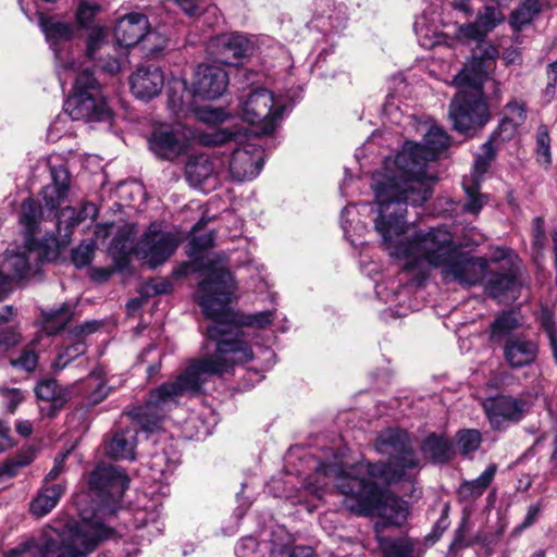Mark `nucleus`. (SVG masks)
<instances>
[{
    "mask_svg": "<svg viewBox=\"0 0 557 557\" xmlns=\"http://www.w3.org/2000/svg\"><path fill=\"white\" fill-rule=\"evenodd\" d=\"M449 144V137L437 126L430 127L423 143L406 141L394 157L386 158L381 171L373 174L372 188L379 206L374 226L391 257L403 271L424 280L433 269L453 272V233L448 227L431 228L406 236V206H421L432 194L433 175L429 162L435 160Z\"/></svg>",
    "mask_w": 557,
    "mask_h": 557,
    "instance_id": "1",
    "label": "nucleus"
},
{
    "mask_svg": "<svg viewBox=\"0 0 557 557\" xmlns=\"http://www.w3.org/2000/svg\"><path fill=\"white\" fill-rule=\"evenodd\" d=\"M199 270H206L207 276L199 283L198 304L205 315L213 320L206 334L215 343V349L194 359L175 381L151 391L145 405L134 411L138 424L148 432L154 431L183 397L197 395L209 376L232 373L236 366L253 358L244 331L228 308L236 286L225 265L220 260L206 257L200 262L181 264L173 275L182 277Z\"/></svg>",
    "mask_w": 557,
    "mask_h": 557,
    "instance_id": "2",
    "label": "nucleus"
},
{
    "mask_svg": "<svg viewBox=\"0 0 557 557\" xmlns=\"http://www.w3.org/2000/svg\"><path fill=\"white\" fill-rule=\"evenodd\" d=\"M128 482V476L119 467L98 466L89 478V487L100 500L91 518L82 517L60 530L47 525L39 535L10 549L5 557H86L102 541L113 536L114 530L101 518L116 512Z\"/></svg>",
    "mask_w": 557,
    "mask_h": 557,
    "instance_id": "3",
    "label": "nucleus"
},
{
    "mask_svg": "<svg viewBox=\"0 0 557 557\" xmlns=\"http://www.w3.org/2000/svg\"><path fill=\"white\" fill-rule=\"evenodd\" d=\"M375 448L380 454L388 456V462L371 463L359 461L349 467L321 463L315 475L327 479H337L338 475L366 476L369 480H379L386 483L399 481L406 476L407 470L419 467V459L412 450L408 433L400 429L388 428L382 431L375 441Z\"/></svg>",
    "mask_w": 557,
    "mask_h": 557,
    "instance_id": "4",
    "label": "nucleus"
},
{
    "mask_svg": "<svg viewBox=\"0 0 557 557\" xmlns=\"http://www.w3.org/2000/svg\"><path fill=\"white\" fill-rule=\"evenodd\" d=\"M336 488L345 496L344 506L357 516H379L375 533L386 527H399L407 519V508L397 498L384 495L376 480L366 476L338 475L332 479Z\"/></svg>",
    "mask_w": 557,
    "mask_h": 557,
    "instance_id": "5",
    "label": "nucleus"
},
{
    "mask_svg": "<svg viewBox=\"0 0 557 557\" xmlns=\"http://www.w3.org/2000/svg\"><path fill=\"white\" fill-rule=\"evenodd\" d=\"M525 285V268L517 252L509 247H496L490 252L485 293L498 302L515 301Z\"/></svg>",
    "mask_w": 557,
    "mask_h": 557,
    "instance_id": "6",
    "label": "nucleus"
},
{
    "mask_svg": "<svg viewBox=\"0 0 557 557\" xmlns=\"http://www.w3.org/2000/svg\"><path fill=\"white\" fill-rule=\"evenodd\" d=\"M497 147L490 138L482 145L481 152L476 154L472 171L463 176L461 186L465 199L458 201L461 212L478 216L483 207L488 202V196L482 194L481 183L496 158Z\"/></svg>",
    "mask_w": 557,
    "mask_h": 557,
    "instance_id": "7",
    "label": "nucleus"
},
{
    "mask_svg": "<svg viewBox=\"0 0 557 557\" xmlns=\"http://www.w3.org/2000/svg\"><path fill=\"white\" fill-rule=\"evenodd\" d=\"M284 106L276 102L272 91L258 88L251 91L240 103V117L258 127L260 134H271L281 120Z\"/></svg>",
    "mask_w": 557,
    "mask_h": 557,
    "instance_id": "8",
    "label": "nucleus"
},
{
    "mask_svg": "<svg viewBox=\"0 0 557 557\" xmlns=\"http://www.w3.org/2000/svg\"><path fill=\"white\" fill-rule=\"evenodd\" d=\"M491 119L483 90H459L455 99V131L472 137Z\"/></svg>",
    "mask_w": 557,
    "mask_h": 557,
    "instance_id": "9",
    "label": "nucleus"
},
{
    "mask_svg": "<svg viewBox=\"0 0 557 557\" xmlns=\"http://www.w3.org/2000/svg\"><path fill=\"white\" fill-rule=\"evenodd\" d=\"M482 240L483 235L475 227H471L458 245L455 243V282L472 286L485 278L490 258H476L458 250L459 247L479 245Z\"/></svg>",
    "mask_w": 557,
    "mask_h": 557,
    "instance_id": "10",
    "label": "nucleus"
},
{
    "mask_svg": "<svg viewBox=\"0 0 557 557\" xmlns=\"http://www.w3.org/2000/svg\"><path fill=\"white\" fill-rule=\"evenodd\" d=\"M264 151L257 138H244L233 148L228 161L230 175L234 181L244 182L257 177L263 166Z\"/></svg>",
    "mask_w": 557,
    "mask_h": 557,
    "instance_id": "11",
    "label": "nucleus"
},
{
    "mask_svg": "<svg viewBox=\"0 0 557 557\" xmlns=\"http://www.w3.org/2000/svg\"><path fill=\"white\" fill-rule=\"evenodd\" d=\"M448 25L449 21L443 18L442 0H433L431 5L416 18L413 29L421 47L432 49L446 46L449 48V38L443 30Z\"/></svg>",
    "mask_w": 557,
    "mask_h": 557,
    "instance_id": "12",
    "label": "nucleus"
},
{
    "mask_svg": "<svg viewBox=\"0 0 557 557\" xmlns=\"http://www.w3.org/2000/svg\"><path fill=\"white\" fill-rule=\"evenodd\" d=\"M178 240L170 232H164L157 223H152L137 244V252L147 263L156 268L165 262L176 250Z\"/></svg>",
    "mask_w": 557,
    "mask_h": 557,
    "instance_id": "13",
    "label": "nucleus"
},
{
    "mask_svg": "<svg viewBox=\"0 0 557 557\" xmlns=\"http://www.w3.org/2000/svg\"><path fill=\"white\" fill-rule=\"evenodd\" d=\"M64 112L73 121L102 122L111 117V111L100 92H73L64 102Z\"/></svg>",
    "mask_w": 557,
    "mask_h": 557,
    "instance_id": "14",
    "label": "nucleus"
},
{
    "mask_svg": "<svg viewBox=\"0 0 557 557\" xmlns=\"http://www.w3.org/2000/svg\"><path fill=\"white\" fill-rule=\"evenodd\" d=\"M40 26L54 52L57 67H62L65 71L75 70V61L64 55L69 42L74 36L75 27L72 24L58 21L53 17H41Z\"/></svg>",
    "mask_w": 557,
    "mask_h": 557,
    "instance_id": "15",
    "label": "nucleus"
},
{
    "mask_svg": "<svg viewBox=\"0 0 557 557\" xmlns=\"http://www.w3.org/2000/svg\"><path fill=\"white\" fill-rule=\"evenodd\" d=\"M483 408L491 424L498 429L504 422L521 420L529 410V405L522 399L502 395L485 399Z\"/></svg>",
    "mask_w": 557,
    "mask_h": 557,
    "instance_id": "16",
    "label": "nucleus"
},
{
    "mask_svg": "<svg viewBox=\"0 0 557 557\" xmlns=\"http://www.w3.org/2000/svg\"><path fill=\"white\" fill-rule=\"evenodd\" d=\"M228 77L225 70L215 64H200L193 83L194 94L205 99H216L226 89Z\"/></svg>",
    "mask_w": 557,
    "mask_h": 557,
    "instance_id": "17",
    "label": "nucleus"
},
{
    "mask_svg": "<svg viewBox=\"0 0 557 557\" xmlns=\"http://www.w3.org/2000/svg\"><path fill=\"white\" fill-rule=\"evenodd\" d=\"M148 18L141 13H129L117 21L114 27V37L122 48H129L137 45L140 40L151 41L158 35L148 33Z\"/></svg>",
    "mask_w": 557,
    "mask_h": 557,
    "instance_id": "18",
    "label": "nucleus"
},
{
    "mask_svg": "<svg viewBox=\"0 0 557 557\" xmlns=\"http://www.w3.org/2000/svg\"><path fill=\"white\" fill-rule=\"evenodd\" d=\"M129 85L133 95L140 100L157 97L164 86V74L159 66H139L131 76Z\"/></svg>",
    "mask_w": 557,
    "mask_h": 557,
    "instance_id": "19",
    "label": "nucleus"
},
{
    "mask_svg": "<svg viewBox=\"0 0 557 557\" xmlns=\"http://www.w3.org/2000/svg\"><path fill=\"white\" fill-rule=\"evenodd\" d=\"M213 47L218 61L236 65L238 60L252 54L255 46L251 40L243 34H223L214 39Z\"/></svg>",
    "mask_w": 557,
    "mask_h": 557,
    "instance_id": "20",
    "label": "nucleus"
},
{
    "mask_svg": "<svg viewBox=\"0 0 557 557\" xmlns=\"http://www.w3.org/2000/svg\"><path fill=\"white\" fill-rule=\"evenodd\" d=\"M52 183L45 186L41 196L49 210H55L64 201L70 189V174L63 165L50 166Z\"/></svg>",
    "mask_w": 557,
    "mask_h": 557,
    "instance_id": "21",
    "label": "nucleus"
},
{
    "mask_svg": "<svg viewBox=\"0 0 557 557\" xmlns=\"http://www.w3.org/2000/svg\"><path fill=\"white\" fill-rule=\"evenodd\" d=\"M504 21V15L495 7H485L479 12L474 23L460 27V34L469 39L483 40L498 24Z\"/></svg>",
    "mask_w": 557,
    "mask_h": 557,
    "instance_id": "22",
    "label": "nucleus"
},
{
    "mask_svg": "<svg viewBox=\"0 0 557 557\" xmlns=\"http://www.w3.org/2000/svg\"><path fill=\"white\" fill-rule=\"evenodd\" d=\"M65 490L66 486L63 482H58L52 485H41L37 495L30 502V513L36 518L47 516L58 505Z\"/></svg>",
    "mask_w": 557,
    "mask_h": 557,
    "instance_id": "23",
    "label": "nucleus"
},
{
    "mask_svg": "<svg viewBox=\"0 0 557 557\" xmlns=\"http://www.w3.org/2000/svg\"><path fill=\"white\" fill-rule=\"evenodd\" d=\"M504 356L512 368H521L535 360L537 346L532 341L511 338L505 345Z\"/></svg>",
    "mask_w": 557,
    "mask_h": 557,
    "instance_id": "24",
    "label": "nucleus"
},
{
    "mask_svg": "<svg viewBox=\"0 0 557 557\" xmlns=\"http://www.w3.org/2000/svg\"><path fill=\"white\" fill-rule=\"evenodd\" d=\"M487 73L488 69L485 62L476 54H473L459 74L455 76V84L466 85V90H483Z\"/></svg>",
    "mask_w": 557,
    "mask_h": 557,
    "instance_id": "25",
    "label": "nucleus"
},
{
    "mask_svg": "<svg viewBox=\"0 0 557 557\" xmlns=\"http://www.w3.org/2000/svg\"><path fill=\"white\" fill-rule=\"evenodd\" d=\"M136 433V429H126L115 432L106 445V454L114 459L133 460L135 458V447L137 444Z\"/></svg>",
    "mask_w": 557,
    "mask_h": 557,
    "instance_id": "26",
    "label": "nucleus"
},
{
    "mask_svg": "<svg viewBox=\"0 0 557 557\" xmlns=\"http://www.w3.org/2000/svg\"><path fill=\"white\" fill-rule=\"evenodd\" d=\"M30 255H33V250L5 252L0 265V278L3 285L10 280L22 278L28 273Z\"/></svg>",
    "mask_w": 557,
    "mask_h": 557,
    "instance_id": "27",
    "label": "nucleus"
},
{
    "mask_svg": "<svg viewBox=\"0 0 557 557\" xmlns=\"http://www.w3.org/2000/svg\"><path fill=\"white\" fill-rule=\"evenodd\" d=\"M186 180L191 186L201 187L210 180H214L216 169L212 160L207 156L191 158L185 168Z\"/></svg>",
    "mask_w": 557,
    "mask_h": 557,
    "instance_id": "28",
    "label": "nucleus"
},
{
    "mask_svg": "<svg viewBox=\"0 0 557 557\" xmlns=\"http://www.w3.org/2000/svg\"><path fill=\"white\" fill-rule=\"evenodd\" d=\"M149 146L154 154L163 159H170L182 150L177 134L170 128L154 131L149 140Z\"/></svg>",
    "mask_w": 557,
    "mask_h": 557,
    "instance_id": "29",
    "label": "nucleus"
},
{
    "mask_svg": "<svg viewBox=\"0 0 557 557\" xmlns=\"http://www.w3.org/2000/svg\"><path fill=\"white\" fill-rule=\"evenodd\" d=\"M97 214L98 208L92 202L83 203L78 210L73 207H66L60 212L58 225L60 230L64 227L65 233L70 234L78 224L87 219L95 220Z\"/></svg>",
    "mask_w": 557,
    "mask_h": 557,
    "instance_id": "30",
    "label": "nucleus"
},
{
    "mask_svg": "<svg viewBox=\"0 0 557 557\" xmlns=\"http://www.w3.org/2000/svg\"><path fill=\"white\" fill-rule=\"evenodd\" d=\"M136 235L137 231L133 224H125L117 230L109 248L115 261L123 260L134 250H137V246H135Z\"/></svg>",
    "mask_w": 557,
    "mask_h": 557,
    "instance_id": "31",
    "label": "nucleus"
},
{
    "mask_svg": "<svg viewBox=\"0 0 557 557\" xmlns=\"http://www.w3.org/2000/svg\"><path fill=\"white\" fill-rule=\"evenodd\" d=\"M496 471L497 466L492 463L479 478L462 482L458 488L459 498L466 502H474L478 499L492 483Z\"/></svg>",
    "mask_w": 557,
    "mask_h": 557,
    "instance_id": "32",
    "label": "nucleus"
},
{
    "mask_svg": "<svg viewBox=\"0 0 557 557\" xmlns=\"http://www.w3.org/2000/svg\"><path fill=\"white\" fill-rule=\"evenodd\" d=\"M35 393L39 399L50 403V407L53 410L61 408L67 400L66 393L63 392L61 386L53 379L39 382Z\"/></svg>",
    "mask_w": 557,
    "mask_h": 557,
    "instance_id": "33",
    "label": "nucleus"
},
{
    "mask_svg": "<svg viewBox=\"0 0 557 557\" xmlns=\"http://www.w3.org/2000/svg\"><path fill=\"white\" fill-rule=\"evenodd\" d=\"M74 67L75 70L72 69L66 71L62 67H57L61 81L63 79L62 75H66L65 79H67V74L75 75L73 92H100L99 84L90 71H79V66L76 62Z\"/></svg>",
    "mask_w": 557,
    "mask_h": 557,
    "instance_id": "34",
    "label": "nucleus"
},
{
    "mask_svg": "<svg viewBox=\"0 0 557 557\" xmlns=\"http://www.w3.org/2000/svg\"><path fill=\"white\" fill-rule=\"evenodd\" d=\"M379 547L384 557H410L414 552L411 539L391 540L376 534Z\"/></svg>",
    "mask_w": 557,
    "mask_h": 557,
    "instance_id": "35",
    "label": "nucleus"
},
{
    "mask_svg": "<svg viewBox=\"0 0 557 557\" xmlns=\"http://www.w3.org/2000/svg\"><path fill=\"white\" fill-rule=\"evenodd\" d=\"M544 8L541 0H523L522 4L511 13L510 24L515 29H521Z\"/></svg>",
    "mask_w": 557,
    "mask_h": 557,
    "instance_id": "36",
    "label": "nucleus"
},
{
    "mask_svg": "<svg viewBox=\"0 0 557 557\" xmlns=\"http://www.w3.org/2000/svg\"><path fill=\"white\" fill-rule=\"evenodd\" d=\"M244 135L239 131L230 132L227 128H211L201 135V143L206 146H222L234 143L237 145Z\"/></svg>",
    "mask_w": 557,
    "mask_h": 557,
    "instance_id": "37",
    "label": "nucleus"
},
{
    "mask_svg": "<svg viewBox=\"0 0 557 557\" xmlns=\"http://www.w3.org/2000/svg\"><path fill=\"white\" fill-rule=\"evenodd\" d=\"M422 450L433 461L444 462L448 459L449 445L443 437L432 434L424 441Z\"/></svg>",
    "mask_w": 557,
    "mask_h": 557,
    "instance_id": "38",
    "label": "nucleus"
},
{
    "mask_svg": "<svg viewBox=\"0 0 557 557\" xmlns=\"http://www.w3.org/2000/svg\"><path fill=\"white\" fill-rule=\"evenodd\" d=\"M519 324L515 311L503 312L491 325V338L499 339L512 332Z\"/></svg>",
    "mask_w": 557,
    "mask_h": 557,
    "instance_id": "39",
    "label": "nucleus"
},
{
    "mask_svg": "<svg viewBox=\"0 0 557 557\" xmlns=\"http://www.w3.org/2000/svg\"><path fill=\"white\" fill-rule=\"evenodd\" d=\"M128 63L126 52H117L114 50V53H108L104 58L98 59L97 66L106 74L116 75L125 70Z\"/></svg>",
    "mask_w": 557,
    "mask_h": 557,
    "instance_id": "40",
    "label": "nucleus"
},
{
    "mask_svg": "<svg viewBox=\"0 0 557 557\" xmlns=\"http://www.w3.org/2000/svg\"><path fill=\"white\" fill-rule=\"evenodd\" d=\"M86 351V343L78 337L75 342L64 347L59 351L57 360L53 363L54 369H64L72 360L78 356L84 355Z\"/></svg>",
    "mask_w": 557,
    "mask_h": 557,
    "instance_id": "41",
    "label": "nucleus"
},
{
    "mask_svg": "<svg viewBox=\"0 0 557 557\" xmlns=\"http://www.w3.org/2000/svg\"><path fill=\"white\" fill-rule=\"evenodd\" d=\"M536 159L547 168L552 163L550 137L546 125H540L536 132Z\"/></svg>",
    "mask_w": 557,
    "mask_h": 557,
    "instance_id": "42",
    "label": "nucleus"
},
{
    "mask_svg": "<svg viewBox=\"0 0 557 557\" xmlns=\"http://www.w3.org/2000/svg\"><path fill=\"white\" fill-rule=\"evenodd\" d=\"M482 442L481 433L474 429L460 430L457 433V446L463 456L475 451Z\"/></svg>",
    "mask_w": 557,
    "mask_h": 557,
    "instance_id": "43",
    "label": "nucleus"
},
{
    "mask_svg": "<svg viewBox=\"0 0 557 557\" xmlns=\"http://www.w3.org/2000/svg\"><path fill=\"white\" fill-rule=\"evenodd\" d=\"M149 468L152 472V476L156 480H160L168 473H172L176 468V461L171 460L165 451H159L152 455L149 461Z\"/></svg>",
    "mask_w": 557,
    "mask_h": 557,
    "instance_id": "44",
    "label": "nucleus"
},
{
    "mask_svg": "<svg viewBox=\"0 0 557 557\" xmlns=\"http://www.w3.org/2000/svg\"><path fill=\"white\" fill-rule=\"evenodd\" d=\"M41 218V208L37 205V202L27 198L23 201L21 207V223H23L28 232H34L38 222Z\"/></svg>",
    "mask_w": 557,
    "mask_h": 557,
    "instance_id": "45",
    "label": "nucleus"
},
{
    "mask_svg": "<svg viewBox=\"0 0 557 557\" xmlns=\"http://www.w3.org/2000/svg\"><path fill=\"white\" fill-rule=\"evenodd\" d=\"M72 308L69 304H62L55 309L46 312V322L48 329L60 330L64 327L72 318Z\"/></svg>",
    "mask_w": 557,
    "mask_h": 557,
    "instance_id": "46",
    "label": "nucleus"
},
{
    "mask_svg": "<svg viewBox=\"0 0 557 557\" xmlns=\"http://www.w3.org/2000/svg\"><path fill=\"white\" fill-rule=\"evenodd\" d=\"M34 459V454L30 450H24L16 456L8 459L0 467V475L13 476L17 473L18 469L28 466Z\"/></svg>",
    "mask_w": 557,
    "mask_h": 557,
    "instance_id": "47",
    "label": "nucleus"
},
{
    "mask_svg": "<svg viewBox=\"0 0 557 557\" xmlns=\"http://www.w3.org/2000/svg\"><path fill=\"white\" fill-rule=\"evenodd\" d=\"M470 509L466 507L463 509V516L458 528L457 533L455 534V548L468 546L475 541V536L472 533V523L469 520Z\"/></svg>",
    "mask_w": 557,
    "mask_h": 557,
    "instance_id": "48",
    "label": "nucleus"
},
{
    "mask_svg": "<svg viewBox=\"0 0 557 557\" xmlns=\"http://www.w3.org/2000/svg\"><path fill=\"white\" fill-rule=\"evenodd\" d=\"M95 247V242L88 240L83 242L81 245L73 249L72 261L76 268H84L91 262L94 258Z\"/></svg>",
    "mask_w": 557,
    "mask_h": 557,
    "instance_id": "49",
    "label": "nucleus"
},
{
    "mask_svg": "<svg viewBox=\"0 0 557 557\" xmlns=\"http://www.w3.org/2000/svg\"><path fill=\"white\" fill-rule=\"evenodd\" d=\"M520 125L516 124L513 121L504 116L496 128L490 136V139L496 143L498 139L502 141L510 140L517 133V129Z\"/></svg>",
    "mask_w": 557,
    "mask_h": 557,
    "instance_id": "50",
    "label": "nucleus"
},
{
    "mask_svg": "<svg viewBox=\"0 0 557 557\" xmlns=\"http://www.w3.org/2000/svg\"><path fill=\"white\" fill-rule=\"evenodd\" d=\"M107 36V32L103 27H95L90 30L87 38V57L90 60H95V53L101 48L104 44V39Z\"/></svg>",
    "mask_w": 557,
    "mask_h": 557,
    "instance_id": "51",
    "label": "nucleus"
},
{
    "mask_svg": "<svg viewBox=\"0 0 557 557\" xmlns=\"http://www.w3.org/2000/svg\"><path fill=\"white\" fill-rule=\"evenodd\" d=\"M0 395L11 413H13L17 406L25 399L24 393L15 387L0 386Z\"/></svg>",
    "mask_w": 557,
    "mask_h": 557,
    "instance_id": "52",
    "label": "nucleus"
},
{
    "mask_svg": "<svg viewBox=\"0 0 557 557\" xmlns=\"http://www.w3.org/2000/svg\"><path fill=\"white\" fill-rule=\"evenodd\" d=\"M505 112L508 119L513 121L518 125H522L527 120V107L525 103L519 100H512L505 107Z\"/></svg>",
    "mask_w": 557,
    "mask_h": 557,
    "instance_id": "53",
    "label": "nucleus"
},
{
    "mask_svg": "<svg viewBox=\"0 0 557 557\" xmlns=\"http://www.w3.org/2000/svg\"><path fill=\"white\" fill-rule=\"evenodd\" d=\"M214 243V235L213 233H205L201 235H193L190 242H189V256H196L200 250H205L211 246H213Z\"/></svg>",
    "mask_w": 557,
    "mask_h": 557,
    "instance_id": "54",
    "label": "nucleus"
},
{
    "mask_svg": "<svg viewBox=\"0 0 557 557\" xmlns=\"http://www.w3.org/2000/svg\"><path fill=\"white\" fill-rule=\"evenodd\" d=\"M542 511V505L540 503L529 506L528 512L523 521L512 530V535H520L525 529L530 528L535 523Z\"/></svg>",
    "mask_w": 557,
    "mask_h": 557,
    "instance_id": "55",
    "label": "nucleus"
},
{
    "mask_svg": "<svg viewBox=\"0 0 557 557\" xmlns=\"http://www.w3.org/2000/svg\"><path fill=\"white\" fill-rule=\"evenodd\" d=\"M143 290L147 297L168 294L172 290V284L164 278H153L143 287Z\"/></svg>",
    "mask_w": 557,
    "mask_h": 557,
    "instance_id": "56",
    "label": "nucleus"
},
{
    "mask_svg": "<svg viewBox=\"0 0 557 557\" xmlns=\"http://www.w3.org/2000/svg\"><path fill=\"white\" fill-rule=\"evenodd\" d=\"M11 364L30 372L37 366V355L32 349H24L17 359L11 360Z\"/></svg>",
    "mask_w": 557,
    "mask_h": 557,
    "instance_id": "57",
    "label": "nucleus"
},
{
    "mask_svg": "<svg viewBox=\"0 0 557 557\" xmlns=\"http://www.w3.org/2000/svg\"><path fill=\"white\" fill-rule=\"evenodd\" d=\"M21 334L14 327L0 331V350L7 351L21 342Z\"/></svg>",
    "mask_w": 557,
    "mask_h": 557,
    "instance_id": "58",
    "label": "nucleus"
},
{
    "mask_svg": "<svg viewBox=\"0 0 557 557\" xmlns=\"http://www.w3.org/2000/svg\"><path fill=\"white\" fill-rule=\"evenodd\" d=\"M272 320L273 313L271 311H261L246 315L243 323L247 326L265 327L271 324Z\"/></svg>",
    "mask_w": 557,
    "mask_h": 557,
    "instance_id": "59",
    "label": "nucleus"
},
{
    "mask_svg": "<svg viewBox=\"0 0 557 557\" xmlns=\"http://www.w3.org/2000/svg\"><path fill=\"white\" fill-rule=\"evenodd\" d=\"M479 42L478 45V51L474 52L479 58H481L484 62L485 61H495L498 55L499 51L496 46L485 42L483 40H476Z\"/></svg>",
    "mask_w": 557,
    "mask_h": 557,
    "instance_id": "60",
    "label": "nucleus"
},
{
    "mask_svg": "<svg viewBox=\"0 0 557 557\" xmlns=\"http://www.w3.org/2000/svg\"><path fill=\"white\" fill-rule=\"evenodd\" d=\"M97 10L98 7H91L86 2H82L76 13L77 22L82 26L86 27L91 22Z\"/></svg>",
    "mask_w": 557,
    "mask_h": 557,
    "instance_id": "61",
    "label": "nucleus"
},
{
    "mask_svg": "<svg viewBox=\"0 0 557 557\" xmlns=\"http://www.w3.org/2000/svg\"><path fill=\"white\" fill-rule=\"evenodd\" d=\"M533 245L537 248H542L545 240L544 232V220L541 216H536L533 220L532 225Z\"/></svg>",
    "mask_w": 557,
    "mask_h": 557,
    "instance_id": "62",
    "label": "nucleus"
},
{
    "mask_svg": "<svg viewBox=\"0 0 557 557\" xmlns=\"http://www.w3.org/2000/svg\"><path fill=\"white\" fill-rule=\"evenodd\" d=\"M66 454L60 458H55L53 468L45 476L42 485H52V482L59 478V475L63 472V463Z\"/></svg>",
    "mask_w": 557,
    "mask_h": 557,
    "instance_id": "63",
    "label": "nucleus"
},
{
    "mask_svg": "<svg viewBox=\"0 0 557 557\" xmlns=\"http://www.w3.org/2000/svg\"><path fill=\"white\" fill-rule=\"evenodd\" d=\"M65 119L59 116L49 127L48 129V138L52 141H55L62 137V132L65 124Z\"/></svg>",
    "mask_w": 557,
    "mask_h": 557,
    "instance_id": "64",
    "label": "nucleus"
}]
</instances>
